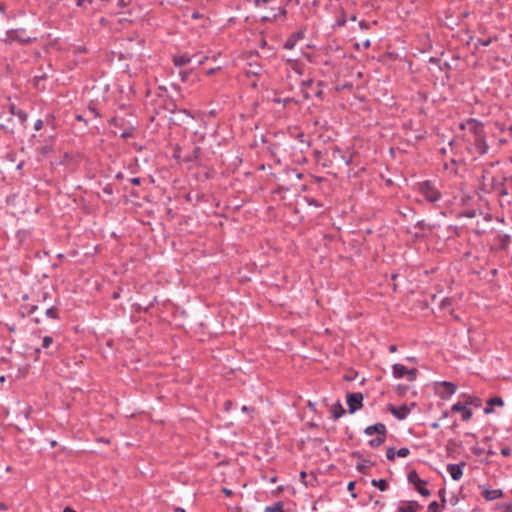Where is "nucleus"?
Masks as SVG:
<instances>
[{
  "instance_id": "1",
  "label": "nucleus",
  "mask_w": 512,
  "mask_h": 512,
  "mask_svg": "<svg viewBox=\"0 0 512 512\" xmlns=\"http://www.w3.org/2000/svg\"><path fill=\"white\" fill-rule=\"evenodd\" d=\"M364 433L368 436L376 434V437L369 440L368 444L371 448H377L385 442L387 436V429L385 424L378 422L374 425L366 427L364 429Z\"/></svg>"
},
{
  "instance_id": "2",
  "label": "nucleus",
  "mask_w": 512,
  "mask_h": 512,
  "mask_svg": "<svg viewBox=\"0 0 512 512\" xmlns=\"http://www.w3.org/2000/svg\"><path fill=\"white\" fill-rule=\"evenodd\" d=\"M26 31L24 28L11 29L6 31V37L3 41L7 44H11L16 41L20 44H28L32 42V38L25 35Z\"/></svg>"
},
{
  "instance_id": "3",
  "label": "nucleus",
  "mask_w": 512,
  "mask_h": 512,
  "mask_svg": "<svg viewBox=\"0 0 512 512\" xmlns=\"http://www.w3.org/2000/svg\"><path fill=\"white\" fill-rule=\"evenodd\" d=\"M392 374L394 378H406L408 381H415L418 371L415 368L408 369L404 365L395 363L392 366Z\"/></svg>"
},
{
  "instance_id": "4",
  "label": "nucleus",
  "mask_w": 512,
  "mask_h": 512,
  "mask_svg": "<svg viewBox=\"0 0 512 512\" xmlns=\"http://www.w3.org/2000/svg\"><path fill=\"white\" fill-rule=\"evenodd\" d=\"M419 190L429 202H437L441 198V193L431 184L430 181L420 183Z\"/></svg>"
},
{
  "instance_id": "5",
  "label": "nucleus",
  "mask_w": 512,
  "mask_h": 512,
  "mask_svg": "<svg viewBox=\"0 0 512 512\" xmlns=\"http://www.w3.org/2000/svg\"><path fill=\"white\" fill-rule=\"evenodd\" d=\"M346 402L348 405V412L350 414L355 413L363 406V395L360 392L348 393L346 396Z\"/></svg>"
},
{
  "instance_id": "6",
  "label": "nucleus",
  "mask_w": 512,
  "mask_h": 512,
  "mask_svg": "<svg viewBox=\"0 0 512 512\" xmlns=\"http://www.w3.org/2000/svg\"><path fill=\"white\" fill-rule=\"evenodd\" d=\"M193 59H196V62L200 65L207 59V57L203 56L201 54H195L192 57H189L188 55L183 54V55L174 56L173 62L176 67H181L186 64H189Z\"/></svg>"
},
{
  "instance_id": "7",
  "label": "nucleus",
  "mask_w": 512,
  "mask_h": 512,
  "mask_svg": "<svg viewBox=\"0 0 512 512\" xmlns=\"http://www.w3.org/2000/svg\"><path fill=\"white\" fill-rule=\"evenodd\" d=\"M387 409L398 420L406 419L411 413V408H409L406 404H402L398 407L389 404Z\"/></svg>"
},
{
  "instance_id": "8",
  "label": "nucleus",
  "mask_w": 512,
  "mask_h": 512,
  "mask_svg": "<svg viewBox=\"0 0 512 512\" xmlns=\"http://www.w3.org/2000/svg\"><path fill=\"white\" fill-rule=\"evenodd\" d=\"M452 412H460L462 420L468 422L472 418V410L467 408L465 403L457 402L451 406Z\"/></svg>"
},
{
  "instance_id": "9",
  "label": "nucleus",
  "mask_w": 512,
  "mask_h": 512,
  "mask_svg": "<svg viewBox=\"0 0 512 512\" xmlns=\"http://www.w3.org/2000/svg\"><path fill=\"white\" fill-rule=\"evenodd\" d=\"M465 465V462H461L458 464L449 463L447 465V471L454 481H458L463 476V468L465 467Z\"/></svg>"
},
{
  "instance_id": "10",
  "label": "nucleus",
  "mask_w": 512,
  "mask_h": 512,
  "mask_svg": "<svg viewBox=\"0 0 512 512\" xmlns=\"http://www.w3.org/2000/svg\"><path fill=\"white\" fill-rule=\"evenodd\" d=\"M467 125L474 138L484 135L483 124L480 121L472 118L467 121Z\"/></svg>"
},
{
  "instance_id": "11",
  "label": "nucleus",
  "mask_w": 512,
  "mask_h": 512,
  "mask_svg": "<svg viewBox=\"0 0 512 512\" xmlns=\"http://www.w3.org/2000/svg\"><path fill=\"white\" fill-rule=\"evenodd\" d=\"M481 494L487 501H493L503 496L501 489H489L485 486L483 487Z\"/></svg>"
},
{
  "instance_id": "12",
  "label": "nucleus",
  "mask_w": 512,
  "mask_h": 512,
  "mask_svg": "<svg viewBox=\"0 0 512 512\" xmlns=\"http://www.w3.org/2000/svg\"><path fill=\"white\" fill-rule=\"evenodd\" d=\"M474 145L480 155H484L489 150V145L486 142L485 134L474 139Z\"/></svg>"
},
{
  "instance_id": "13",
  "label": "nucleus",
  "mask_w": 512,
  "mask_h": 512,
  "mask_svg": "<svg viewBox=\"0 0 512 512\" xmlns=\"http://www.w3.org/2000/svg\"><path fill=\"white\" fill-rule=\"evenodd\" d=\"M441 385L444 387V392L441 394L443 399L452 396L457 390V386L452 382L443 381Z\"/></svg>"
},
{
  "instance_id": "14",
  "label": "nucleus",
  "mask_w": 512,
  "mask_h": 512,
  "mask_svg": "<svg viewBox=\"0 0 512 512\" xmlns=\"http://www.w3.org/2000/svg\"><path fill=\"white\" fill-rule=\"evenodd\" d=\"M202 154V149L199 146H196L190 153H188L184 158L183 162H196L200 159Z\"/></svg>"
},
{
  "instance_id": "15",
  "label": "nucleus",
  "mask_w": 512,
  "mask_h": 512,
  "mask_svg": "<svg viewBox=\"0 0 512 512\" xmlns=\"http://www.w3.org/2000/svg\"><path fill=\"white\" fill-rule=\"evenodd\" d=\"M407 480L409 483L415 485V487H417L418 485H426L427 484V482L425 480L421 479L418 476V473L416 472V470H411L408 473Z\"/></svg>"
},
{
  "instance_id": "16",
  "label": "nucleus",
  "mask_w": 512,
  "mask_h": 512,
  "mask_svg": "<svg viewBox=\"0 0 512 512\" xmlns=\"http://www.w3.org/2000/svg\"><path fill=\"white\" fill-rule=\"evenodd\" d=\"M420 505L417 501H408L407 506H400L395 512H417Z\"/></svg>"
},
{
  "instance_id": "17",
  "label": "nucleus",
  "mask_w": 512,
  "mask_h": 512,
  "mask_svg": "<svg viewBox=\"0 0 512 512\" xmlns=\"http://www.w3.org/2000/svg\"><path fill=\"white\" fill-rule=\"evenodd\" d=\"M332 417L334 420H338L340 417H342L345 414V409L341 405V403L338 401L332 406L331 409Z\"/></svg>"
},
{
  "instance_id": "18",
  "label": "nucleus",
  "mask_w": 512,
  "mask_h": 512,
  "mask_svg": "<svg viewBox=\"0 0 512 512\" xmlns=\"http://www.w3.org/2000/svg\"><path fill=\"white\" fill-rule=\"evenodd\" d=\"M463 397L466 398L465 400V404L466 406L467 405H470V406H474V407H480L482 405V400L479 398V397H476V396H466L465 394H462Z\"/></svg>"
},
{
  "instance_id": "19",
  "label": "nucleus",
  "mask_w": 512,
  "mask_h": 512,
  "mask_svg": "<svg viewBox=\"0 0 512 512\" xmlns=\"http://www.w3.org/2000/svg\"><path fill=\"white\" fill-rule=\"evenodd\" d=\"M505 180H506V178H503L502 181H499L495 177H491L489 180L488 186L485 188V191L491 192V191L498 190L499 184L504 183Z\"/></svg>"
},
{
  "instance_id": "20",
  "label": "nucleus",
  "mask_w": 512,
  "mask_h": 512,
  "mask_svg": "<svg viewBox=\"0 0 512 512\" xmlns=\"http://www.w3.org/2000/svg\"><path fill=\"white\" fill-rule=\"evenodd\" d=\"M264 512H285L282 501L274 503L272 506H266Z\"/></svg>"
},
{
  "instance_id": "21",
  "label": "nucleus",
  "mask_w": 512,
  "mask_h": 512,
  "mask_svg": "<svg viewBox=\"0 0 512 512\" xmlns=\"http://www.w3.org/2000/svg\"><path fill=\"white\" fill-rule=\"evenodd\" d=\"M371 484L377 487L380 491L384 492L388 489L389 485L385 479H372Z\"/></svg>"
},
{
  "instance_id": "22",
  "label": "nucleus",
  "mask_w": 512,
  "mask_h": 512,
  "mask_svg": "<svg viewBox=\"0 0 512 512\" xmlns=\"http://www.w3.org/2000/svg\"><path fill=\"white\" fill-rule=\"evenodd\" d=\"M374 465L373 462L371 461H368V460H365V459H361L357 465H356V469L358 472L360 473H366V469L369 468L370 466Z\"/></svg>"
},
{
  "instance_id": "23",
  "label": "nucleus",
  "mask_w": 512,
  "mask_h": 512,
  "mask_svg": "<svg viewBox=\"0 0 512 512\" xmlns=\"http://www.w3.org/2000/svg\"><path fill=\"white\" fill-rule=\"evenodd\" d=\"M511 243V235L509 234H503L499 236V244L500 248L505 250L508 248V246Z\"/></svg>"
},
{
  "instance_id": "24",
  "label": "nucleus",
  "mask_w": 512,
  "mask_h": 512,
  "mask_svg": "<svg viewBox=\"0 0 512 512\" xmlns=\"http://www.w3.org/2000/svg\"><path fill=\"white\" fill-rule=\"evenodd\" d=\"M45 315H46V317L51 318V319H58L59 318L57 309L55 307H53V306L46 309Z\"/></svg>"
},
{
  "instance_id": "25",
  "label": "nucleus",
  "mask_w": 512,
  "mask_h": 512,
  "mask_svg": "<svg viewBox=\"0 0 512 512\" xmlns=\"http://www.w3.org/2000/svg\"><path fill=\"white\" fill-rule=\"evenodd\" d=\"M487 404L490 406H493V407L494 406L502 407L504 405V401L501 397H493L487 401Z\"/></svg>"
},
{
  "instance_id": "26",
  "label": "nucleus",
  "mask_w": 512,
  "mask_h": 512,
  "mask_svg": "<svg viewBox=\"0 0 512 512\" xmlns=\"http://www.w3.org/2000/svg\"><path fill=\"white\" fill-rule=\"evenodd\" d=\"M499 194L500 197H505V196H509L510 194H512L505 186H504V183H500L499 184V187H498V190H496Z\"/></svg>"
},
{
  "instance_id": "27",
  "label": "nucleus",
  "mask_w": 512,
  "mask_h": 512,
  "mask_svg": "<svg viewBox=\"0 0 512 512\" xmlns=\"http://www.w3.org/2000/svg\"><path fill=\"white\" fill-rule=\"evenodd\" d=\"M295 44H296L295 35H292L284 43V48L288 49V50L293 49L295 47Z\"/></svg>"
},
{
  "instance_id": "28",
  "label": "nucleus",
  "mask_w": 512,
  "mask_h": 512,
  "mask_svg": "<svg viewBox=\"0 0 512 512\" xmlns=\"http://www.w3.org/2000/svg\"><path fill=\"white\" fill-rule=\"evenodd\" d=\"M165 109L170 113H175L177 111V105L173 100H168L165 104Z\"/></svg>"
},
{
  "instance_id": "29",
  "label": "nucleus",
  "mask_w": 512,
  "mask_h": 512,
  "mask_svg": "<svg viewBox=\"0 0 512 512\" xmlns=\"http://www.w3.org/2000/svg\"><path fill=\"white\" fill-rule=\"evenodd\" d=\"M312 80H308V81H303L302 82V91H303V96L304 98L306 99H309L310 98V95L308 94V92L306 91V89L308 87H310L312 85Z\"/></svg>"
},
{
  "instance_id": "30",
  "label": "nucleus",
  "mask_w": 512,
  "mask_h": 512,
  "mask_svg": "<svg viewBox=\"0 0 512 512\" xmlns=\"http://www.w3.org/2000/svg\"><path fill=\"white\" fill-rule=\"evenodd\" d=\"M271 11H274V9L271 8ZM277 18H278V15L276 13L272 12L269 15L263 16L261 18V21L262 22H268V21L272 22V21H275Z\"/></svg>"
},
{
  "instance_id": "31",
  "label": "nucleus",
  "mask_w": 512,
  "mask_h": 512,
  "mask_svg": "<svg viewBox=\"0 0 512 512\" xmlns=\"http://www.w3.org/2000/svg\"><path fill=\"white\" fill-rule=\"evenodd\" d=\"M428 512H440V505L436 501H432L427 508Z\"/></svg>"
},
{
  "instance_id": "32",
  "label": "nucleus",
  "mask_w": 512,
  "mask_h": 512,
  "mask_svg": "<svg viewBox=\"0 0 512 512\" xmlns=\"http://www.w3.org/2000/svg\"><path fill=\"white\" fill-rule=\"evenodd\" d=\"M15 116L18 117V119L21 121V123H24L28 118L27 113L21 109L17 110V112L15 113Z\"/></svg>"
},
{
  "instance_id": "33",
  "label": "nucleus",
  "mask_w": 512,
  "mask_h": 512,
  "mask_svg": "<svg viewBox=\"0 0 512 512\" xmlns=\"http://www.w3.org/2000/svg\"><path fill=\"white\" fill-rule=\"evenodd\" d=\"M410 454V450L407 447H402L396 451V456L404 458Z\"/></svg>"
},
{
  "instance_id": "34",
  "label": "nucleus",
  "mask_w": 512,
  "mask_h": 512,
  "mask_svg": "<svg viewBox=\"0 0 512 512\" xmlns=\"http://www.w3.org/2000/svg\"><path fill=\"white\" fill-rule=\"evenodd\" d=\"M396 456V450L394 447H390L386 450V458L390 461H393Z\"/></svg>"
},
{
  "instance_id": "35",
  "label": "nucleus",
  "mask_w": 512,
  "mask_h": 512,
  "mask_svg": "<svg viewBox=\"0 0 512 512\" xmlns=\"http://www.w3.org/2000/svg\"><path fill=\"white\" fill-rule=\"evenodd\" d=\"M53 343V338L50 336H44L42 340V348L47 349Z\"/></svg>"
},
{
  "instance_id": "36",
  "label": "nucleus",
  "mask_w": 512,
  "mask_h": 512,
  "mask_svg": "<svg viewBox=\"0 0 512 512\" xmlns=\"http://www.w3.org/2000/svg\"><path fill=\"white\" fill-rule=\"evenodd\" d=\"M488 174H489V172L487 170H483L482 186H483L484 190L488 186V183H489V180H490V178L488 177Z\"/></svg>"
},
{
  "instance_id": "37",
  "label": "nucleus",
  "mask_w": 512,
  "mask_h": 512,
  "mask_svg": "<svg viewBox=\"0 0 512 512\" xmlns=\"http://www.w3.org/2000/svg\"><path fill=\"white\" fill-rule=\"evenodd\" d=\"M133 135V128H125L123 132L120 134L122 139H127Z\"/></svg>"
},
{
  "instance_id": "38",
  "label": "nucleus",
  "mask_w": 512,
  "mask_h": 512,
  "mask_svg": "<svg viewBox=\"0 0 512 512\" xmlns=\"http://www.w3.org/2000/svg\"><path fill=\"white\" fill-rule=\"evenodd\" d=\"M419 494H421L424 497H428L430 495V490L427 488L422 487L421 485H418L415 487Z\"/></svg>"
},
{
  "instance_id": "39",
  "label": "nucleus",
  "mask_w": 512,
  "mask_h": 512,
  "mask_svg": "<svg viewBox=\"0 0 512 512\" xmlns=\"http://www.w3.org/2000/svg\"><path fill=\"white\" fill-rule=\"evenodd\" d=\"M492 42V39L491 38H488V39H478L477 43H476V46H483V47H487L491 44Z\"/></svg>"
},
{
  "instance_id": "40",
  "label": "nucleus",
  "mask_w": 512,
  "mask_h": 512,
  "mask_svg": "<svg viewBox=\"0 0 512 512\" xmlns=\"http://www.w3.org/2000/svg\"><path fill=\"white\" fill-rule=\"evenodd\" d=\"M109 123L114 127H120L122 125V120L115 116L109 120Z\"/></svg>"
},
{
  "instance_id": "41",
  "label": "nucleus",
  "mask_w": 512,
  "mask_h": 512,
  "mask_svg": "<svg viewBox=\"0 0 512 512\" xmlns=\"http://www.w3.org/2000/svg\"><path fill=\"white\" fill-rule=\"evenodd\" d=\"M439 497L441 498V503H442V507L445 506V503H446V491L444 488L440 489L439 492Z\"/></svg>"
},
{
  "instance_id": "42",
  "label": "nucleus",
  "mask_w": 512,
  "mask_h": 512,
  "mask_svg": "<svg viewBox=\"0 0 512 512\" xmlns=\"http://www.w3.org/2000/svg\"><path fill=\"white\" fill-rule=\"evenodd\" d=\"M88 112L90 114H92L94 118L100 117V113H99V111L95 107L89 106L88 107Z\"/></svg>"
},
{
  "instance_id": "43",
  "label": "nucleus",
  "mask_w": 512,
  "mask_h": 512,
  "mask_svg": "<svg viewBox=\"0 0 512 512\" xmlns=\"http://www.w3.org/2000/svg\"><path fill=\"white\" fill-rule=\"evenodd\" d=\"M131 0H117V6L120 8H125L130 4Z\"/></svg>"
},
{
  "instance_id": "44",
  "label": "nucleus",
  "mask_w": 512,
  "mask_h": 512,
  "mask_svg": "<svg viewBox=\"0 0 512 512\" xmlns=\"http://www.w3.org/2000/svg\"><path fill=\"white\" fill-rule=\"evenodd\" d=\"M501 454L504 457L510 456L512 454V449L509 448V447H504V448L501 449Z\"/></svg>"
},
{
  "instance_id": "45",
  "label": "nucleus",
  "mask_w": 512,
  "mask_h": 512,
  "mask_svg": "<svg viewBox=\"0 0 512 512\" xmlns=\"http://www.w3.org/2000/svg\"><path fill=\"white\" fill-rule=\"evenodd\" d=\"M271 0H254V4L256 7H262L265 4L270 3Z\"/></svg>"
},
{
  "instance_id": "46",
  "label": "nucleus",
  "mask_w": 512,
  "mask_h": 512,
  "mask_svg": "<svg viewBox=\"0 0 512 512\" xmlns=\"http://www.w3.org/2000/svg\"><path fill=\"white\" fill-rule=\"evenodd\" d=\"M189 74H190V71H180V72H179V75H180L181 80H182L183 82H186V81H187Z\"/></svg>"
},
{
  "instance_id": "47",
  "label": "nucleus",
  "mask_w": 512,
  "mask_h": 512,
  "mask_svg": "<svg viewBox=\"0 0 512 512\" xmlns=\"http://www.w3.org/2000/svg\"><path fill=\"white\" fill-rule=\"evenodd\" d=\"M415 227L424 230L427 227V225L424 220H419L416 222Z\"/></svg>"
},
{
  "instance_id": "48",
  "label": "nucleus",
  "mask_w": 512,
  "mask_h": 512,
  "mask_svg": "<svg viewBox=\"0 0 512 512\" xmlns=\"http://www.w3.org/2000/svg\"><path fill=\"white\" fill-rule=\"evenodd\" d=\"M43 126V121L41 119H38L35 123H34V129L36 131H39Z\"/></svg>"
},
{
  "instance_id": "49",
  "label": "nucleus",
  "mask_w": 512,
  "mask_h": 512,
  "mask_svg": "<svg viewBox=\"0 0 512 512\" xmlns=\"http://www.w3.org/2000/svg\"><path fill=\"white\" fill-rule=\"evenodd\" d=\"M141 178L139 177H134V178H130L129 179V182L133 185H140L141 184Z\"/></svg>"
},
{
  "instance_id": "50",
  "label": "nucleus",
  "mask_w": 512,
  "mask_h": 512,
  "mask_svg": "<svg viewBox=\"0 0 512 512\" xmlns=\"http://www.w3.org/2000/svg\"><path fill=\"white\" fill-rule=\"evenodd\" d=\"M46 78H47V74L46 73H42V74L34 76V80L36 82L41 81V80H45Z\"/></svg>"
},
{
  "instance_id": "51",
  "label": "nucleus",
  "mask_w": 512,
  "mask_h": 512,
  "mask_svg": "<svg viewBox=\"0 0 512 512\" xmlns=\"http://www.w3.org/2000/svg\"><path fill=\"white\" fill-rule=\"evenodd\" d=\"M278 16H283L285 17L286 14H287V10L285 7H279L278 8V13H276Z\"/></svg>"
},
{
  "instance_id": "52",
  "label": "nucleus",
  "mask_w": 512,
  "mask_h": 512,
  "mask_svg": "<svg viewBox=\"0 0 512 512\" xmlns=\"http://www.w3.org/2000/svg\"><path fill=\"white\" fill-rule=\"evenodd\" d=\"M251 73L253 75H259L261 73V67L256 65L252 70H251Z\"/></svg>"
},
{
  "instance_id": "53",
  "label": "nucleus",
  "mask_w": 512,
  "mask_h": 512,
  "mask_svg": "<svg viewBox=\"0 0 512 512\" xmlns=\"http://www.w3.org/2000/svg\"><path fill=\"white\" fill-rule=\"evenodd\" d=\"M493 412H494L493 406H490V405L487 404L486 407L484 408V413L485 414H491Z\"/></svg>"
},
{
  "instance_id": "54",
  "label": "nucleus",
  "mask_w": 512,
  "mask_h": 512,
  "mask_svg": "<svg viewBox=\"0 0 512 512\" xmlns=\"http://www.w3.org/2000/svg\"><path fill=\"white\" fill-rule=\"evenodd\" d=\"M75 118L77 121L84 122L86 125L88 123L87 119L83 115L78 114L75 116Z\"/></svg>"
},
{
  "instance_id": "55",
  "label": "nucleus",
  "mask_w": 512,
  "mask_h": 512,
  "mask_svg": "<svg viewBox=\"0 0 512 512\" xmlns=\"http://www.w3.org/2000/svg\"><path fill=\"white\" fill-rule=\"evenodd\" d=\"M342 159L346 165H350L352 163V156H349V157L342 156Z\"/></svg>"
},
{
  "instance_id": "56",
  "label": "nucleus",
  "mask_w": 512,
  "mask_h": 512,
  "mask_svg": "<svg viewBox=\"0 0 512 512\" xmlns=\"http://www.w3.org/2000/svg\"><path fill=\"white\" fill-rule=\"evenodd\" d=\"M103 191L107 194H112L113 190H112V187L111 185H106L104 188H103Z\"/></svg>"
},
{
  "instance_id": "57",
  "label": "nucleus",
  "mask_w": 512,
  "mask_h": 512,
  "mask_svg": "<svg viewBox=\"0 0 512 512\" xmlns=\"http://www.w3.org/2000/svg\"><path fill=\"white\" fill-rule=\"evenodd\" d=\"M41 151H42V153H43V154H47V153H49V152L51 151V147H50V146H48V145L43 146V147L41 148Z\"/></svg>"
},
{
  "instance_id": "58",
  "label": "nucleus",
  "mask_w": 512,
  "mask_h": 512,
  "mask_svg": "<svg viewBox=\"0 0 512 512\" xmlns=\"http://www.w3.org/2000/svg\"><path fill=\"white\" fill-rule=\"evenodd\" d=\"M354 487H355V482L350 481L347 485V490L352 492L354 490Z\"/></svg>"
},
{
  "instance_id": "59",
  "label": "nucleus",
  "mask_w": 512,
  "mask_h": 512,
  "mask_svg": "<svg viewBox=\"0 0 512 512\" xmlns=\"http://www.w3.org/2000/svg\"><path fill=\"white\" fill-rule=\"evenodd\" d=\"M224 406H225V410H227V411L230 410V408L232 406V401L231 400L225 401Z\"/></svg>"
},
{
  "instance_id": "60",
  "label": "nucleus",
  "mask_w": 512,
  "mask_h": 512,
  "mask_svg": "<svg viewBox=\"0 0 512 512\" xmlns=\"http://www.w3.org/2000/svg\"><path fill=\"white\" fill-rule=\"evenodd\" d=\"M241 411L246 413V412L254 411V409L244 405V406H242Z\"/></svg>"
},
{
  "instance_id": "61",
  "label": "nucleus",
  "mask_w": 512,
  "mask_h": 512,
  "mask_svg": "<svg viewBox=\"0 0 512 512\" xmlns=\"http://www.w3.org/2000/svg\"><path fill=\"white\" fill-rule=\"evenodd\" d=\"M388 349H389V352L395 353L397 351V346L392 344V345L389 346Z\"/></svg>"
},
{
  "instance_id": "62",
  "label": "nucleus",
  "mask_w": 512,
  "mask_h": 512,
  "mask_svg": "<svg viewBox=\"0 0 512 512\" xmlns=\"http://www.w3.org/2000/svg\"><path fill=\"white\" fill-rule=\"evenodd\" d=\"M352 456L358 458L359 460L363 459L361 453L358 451L353 452Z\"/></svg>"
},
{
  "instance_id": "63",
  "label": "nucleus",
  "mask_w": 512,
  "mask_h": 512,
  "mask_svg": "<svg viewBox=\"0 0 512 512\" xmlns=\"http://www.w3.org/2000/svg\"><path fill=\"white\" fill-rule=\"evenodd\" d=\"M115 178L118 179V180H122V179H124V174L122 172H118L115 175Z\"/></svg>"
},
{
  "instance_id": "64",
  "label": "nucleus",
  "mask_w": 512,
  "mask_h": 512,
  "mask_svg": "<svg viewBox=\"0 0 512 512\" xmlns=\"http://www.w3.org/2000/svg\"><path fill=\"white\" fill-rule=\"evenodd\" d=\"M503 512H512V504L508 505Z\"/></svg>"
}]
</instances>
